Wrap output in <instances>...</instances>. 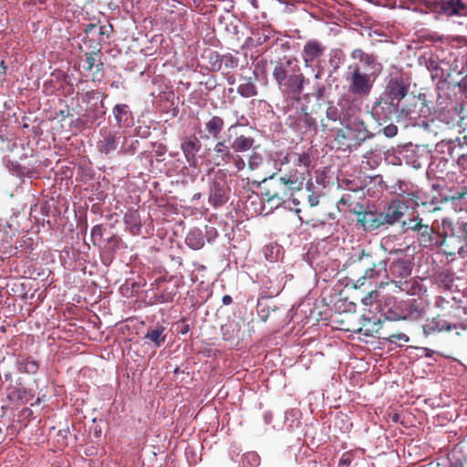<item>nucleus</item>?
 <instances>
[{
  "mask_svg": "<svg viewBox=\"0 0 467 467\" xmlns=\"http://www.w3.org/2000/svg\"><path fill=\"white\" fill-rule=\"evenodd\" d=\"M460 229H461L462 233L463 234L465 242L467 243V223H462Z\"/></svg>",
  "mask_w": 467,
  "mask_h": 467,
  "instance_id": "052dcab7",
  "label": "nucleus"
},
{
  "mask_svg": "<svg viewBox=\"0 0 467 467\" xmlns=\"http://www.w3.org/2000/svg\"><path fill=\"white\" fill-rule=\"evenodd\" d=\"M164 327L159 326L154 329H149L145 334V338L152 342L155 347H161L166 339L164 333Z\"/></svg>",
  "mask_w": 467,
  "mask_h": 467,
  "instance_id": "a878e982",
  "label": "nucleus"
},
{
  "mask_svg": "<svg viewBox=\"0 0 467 467\" xmlns=\"http://www.w3.org/2000/svg\"><path fill=\"white\" fill-rule=\"evenodd\" d=\"M291 64V60H287L285 65L278 62L273 70V77L285 93L296 98L302 93L306 79L298 66H295L288 73L286 67Z\"/></svg>",
  "mask_w": 467,
  "mask_h": 467,
  "instance_id": "f03ea898",
  "label": "nucleus"
},
{
  "mask_svg": "<svg viewBox=\"0 0 467 467\" xmlns=\"http://www.w3.org/2000/svg\"><path fill=\"white\" fill-rule=\"evenodd\" d=\"M244 83L237 88L238 94L243 98H251L257 95V88L251 78H244Z\"/></svg>",
  "mask_w": 467,
  "mask_h": 467,
  "instance_id": "bb28decb",
  "label": "nucleus"
},
{
  "mask_svg": "<svg viewBox=\"0 0 467 467\" xmlns=\"http://www.w3.org/2000/svg\"><path fill=\"white\" fill-rule=\"evenodd\" d=\"M358 222L367 231L379 229L386 224L382 213H374L372 212H363L358 213Z\"/></svg>",
  "mask_w": 467,
  "mask_h": 467,
  "instance_id": "2eb2a0df",
  "label": "nucleus"
},
{
  "mask_svg": "<svg viewBox=\"0 0 467 467\" xmlns=\"http://www.w3.org/2000/svg\"><path fill=\"white\" fill-rule=\"evenodd\" d=\"M222 302H223V305L228 306V305H231L233 303V298L229 295H224L223 296V298H222Z\"/></svg>",
  "mask_w": 467,
  "mask_h": 467,
  "instance_id": "bf43d9fd",
  "label": "nucleus"
},
{
  "mask_svg": "<svg viewBox=\"0 0 467 467\" xmlns=\"http://www.w3.org/2000/svg\"><path fill=\"white\" fill-rule=\"evenodd\" d=\"M382 315L380 317H377L375 316L373 317H366L365 315L362 316V322L361 327H344L342 329L346 331H352V332H358L362 333L363 335L367 337L374 336L375 334L380 335L382 331H384V325L386 323H390L393 320H400L405 319L406 316L402 315H396L395 317L391 316H384L382 318Z\"/></svg>",
  "mask_w": 467,
  "mask_h": 467,
  "instance_id": "423d86ee",
  "label": "nucleus"
},
{
  "mask_svg": "<svg viewBox=\"0 0 467 467\" xmlns=\"http://www.w3.org/2000/svg\"><path fill=\"white\" fill-rule=\"evenodd\" d=\"M415 108L416 103L400 106L397 101L389 99L388 97L382 95L372 107L371 113L378 121L387 122L398 112L406 117L410 115L414 112Z\"/></svg>",
  "mask_w": 467,
  "mask_h": 467,
  "instance_id": "20e7f679",
  "label": "nucleus"
},
{
  "mask_svg": "<svg viewBox=\"0 0 467 467\" xmlns=\"http://www.w3.org/2000/svg\"><path fill=\"white\" fill-rule=\"evenodd\" d=\"M410 86L408 77L401 74L391 75L382 94L400 105L401 100L409 94Z\"/></svg>",
  "mask_w": 467,
  "mask_h": 467,
  "instance_id": "0eeeda50",
  "label": "nucleus"
},
{
  "mask_svg": "<svg viewBox=\"0 0 467 467\" xmlns=\"http://www.w3.org/2000/svg\"><path fill=\"white\" fill-rule=\"evenodd\" d=\"M408 317L411 319H418L424 316L425 310L421 302L413 300L410 305Z\"/></svg>",
  "mask_w": 467,
  "mask_h": 467,
  "instance_id": "cd10ccee",
  "label": "nucleus"
},
{
  "mask_svg": "<svg viewBox=\"0 0 467 467\" xmlns=\"http://www.w3.org/2000/svg\"><path fill=\"white\" fill-rule=\"evenodd\" d=\"M371 265L372 266L365 270L364 275L357 280V283L359 285H364L368 281L370 285L374 284L379 286L388 284L385 281V279H389L386 261H372Z\"/></svg>",
  "mask_w": 467,
  "mask_h": 467,
  "instance_id": "6e6552de",
  "label": "nucleus"
},
{
  "mask_svg": "<svg viewBox=\"0 0 467 467\" xmlns=\"http://www.w3.org/2000/svg\"><path fill=\"white\" fill-rule=\"evenodd\" d=\"M366 55L367 54L361 48H356L351 52V57L353 59H358L360 62L363 60Z\"/></svg>",
  "mask_w": 467,
  "mask_h": 467,
  "instance_id": "3c124183",
  "label": "nucleus"
},
{
  "mask_svg": "<svg viewBox=\"0 0 467 467\" xmlns=\"http://www.w3.org/2000/svg\"><path fill=\"white\" fill-rule=\"evenodd\" d=\"M318 197L315 195L308 196V203L311 207L317 206L318 204Z\"/></svg>",
  "mask_w": 467,
  "mask_h": 467,
  "instance_id": "13d9d810",
  "label": "nucleus"
},
{
  "mask_svg": "<svg viewBox=\"0 0 467 467\" xmlns=\"http://www.w3.org/2000/svg\"><path fill=\"white\" fill-rule=\"evenodd\" d=\"M243 462H247V464H249L250 467H256L260 462V459L255 452H248L244 454Z\"/></svg>",
  "mask_w": 467,
  "mask_h": 467,
  "instance_id": "58836bf2",
  "label": "nucleus"
},
{
  "mask_svg": "<svg viewBox=\"0 0 467 467\" xmlns=\"http://www.w3.org/2000/svg\"><path fill=\"white\" fill-rule=\"evenodd\" d=\"M94 67H96L97 70L93 73V79L94 80L96 78L99 79V78L98 77V74H99V72L102 71L103 63L100 60H99V63L96 62Z\"/></svg>",
  "mask_w": 467,
  "mask_h": 467,
  "instance_id": "6e6d98bb",
  "label": "nucleus"
},
{
  "mask_svg": "<svg viewBox=\"0 0 467 467\" xmlns=\"http://www.w3.org/2000/svg\"><path fill=\"white\" fill-rule=\"evenodd\" d=\"M222 56L217 51H211L208 54V62L213 71H219L222 67V62L220 61Z\"/></svg>",
  "mask_w": 467,
  "mask_h": 467,
  "instance_id": "473e14b6",
  "label": "nucleus"
},
{
  "mask_svg": "<svg viewBox=\"0 0 467 467\" xmlns=\"http://www.w3.org/2000/svg\"><path fill=\"white\" fill-rule=\"evenodd\" d=\"M368 137L367 130H354V140H355V147L359 146L360 142L364 141Z\"/></svg>",
  "mask_w": 467,
  "mask_h": 467,
  "instance_id": "49530a36",
  "label": "nucleus"
},
{
  "mask_svg": "<svg viewBox=\"0 0 467 467\" xmlns=\"http://www.w3.org/2000/svg\"><path fill=\"white\" fill-rule=\"evenodd\" d=\"M226 80H227V83L229 85H234L235 84V78H234V75L227 76Z\"/></svg>",
  "mask_w": 467,
  "mask_h": 467,
  "instance_id": "0e129e2a",
  "label": "nucleus"
},
{
  "mask_svg": "<svg viewBox=\"0 0 467 467\" xmlns=\"http://www.w3.org/2000/svg\"><path fill=\"white\" fill-rule=\"evenodd\" d=\"M349 68H352V72L347 78L348 91L358 98H367L373 88L377 75L362 72L358 65L351 66Z\"/></svg>",
  "mask_w": 467,
  "mask_h": 467,
  "instance_id": "39448f33",
  "label": "nucleus"
},
{
  "mask_svg": "<svg viewBox=\"0 0 467 467\" xmlns=\"http://www.w3.org/2000/svg\"><path fill=\"white\" fill-rule=\"evenodd\" d=\"M261 195L267 202H273L275 207L285 203L293 195L294 191L303 187V177L289 172L285 177L275 178L274 175L263 180Z\"/></svg>",
  "mask_w": 467,
  "mask_h": 467,
  "instance_id": "f257e3e1",
  "label": "nucleus"
},
{
  "mask_svg": "<svg viewBox=\"0 0 467 467\" xmlns=\"http://www.w3.org/2000/svg\"><path fill=\"white\" fill-rule=\"evenodd\" d=\"M421 6L426 9V12H431L439 15L442 13L441 0H423Z\"/></svg>",
  "mask_w": 467,
  "mask_h": 467,
  "instance_id": "7c9ffc66",
  "label": "nucleus"
},
{
  "mask_svg": "<svg viewBox=\"0 0 467 467\" xmlns=\"http://www.w3.org/2000/svg\"><path fill=\"white\" fill-rule=\"evenodd\" d=\"M101 139L97 143V149L100 153L109 154L118 147L117 132L102 130L100 131Z\"/></svg>",
  "mask_w": 467,
  "mask_h": 467,
  "instance_id": "dca6fc26",
  "label": "nucleus"
},
{
  "mask_svg": "<svg viewBox=\"0 0 467 467\" xmlns=\"http://www.w3.org/2000/svg\"><path fill=\"white\" fill-rule=\"evenodd\" d=\"M0 67H1V75L2 76H5L6 75L7 67L5 65V60H1Z\"/></svg>",
  "mask_w": 467,
  "mask_h": 467,
  "instance_id": "680f3d73",
  "label": "nucleus"
},
{
  "mask_svg": "<svg viewBox=\"0 0 467 467\" xmlns=\"http://www.w3.org/2000/svg\"><path fill=\"white\" fill-rule=\"evenodd\" d=\"M177 293V288L173 286L171 290H164L161 293L160 298L161 303H169L171 302Z\"/></svg>",
  "mask_w": 467,
  "mask_h": 467,
  "instance_id": "79ce46f5",
  "label": "nucleus"
},
{
  "mask_svg": "<svg viewBox=\"0 0 467 467\" xmlns=\"http://www.w3.org/2000/svg\"><path fill=\"white\" fill-rule=\"evenodd\" d=\"M254 143V140L252 137L244 135L237 136L231 143V149L234 152H244L250 150Z\"/></svg>",
  "mask_w": 467,
  "mask_h": 467,
  "instance_id": "393cba45",
  "label": "nucleus"
},
{
  "mask_svg": "<svg viewBox=\"0 0 467 467\" xmlns=\"http://www.w3.org/2000/svg\"><path fill=\"white\" fill-rule=\"evenodd\" d=\"M457 164L462 170H467V151L459 154Z\"/></svg>",
  "mask_w": 467,
  "mask_h": 467,
  "instance_id": "09e8293b",
  "label": "nucleus"
},
{
  "mask_svg": "<svg viewBox=\"0 0 467 467\" xmlns=\"http://www.w3.org/2000/svg\"><path fill=\"white\" fill-rule=\"evenodd\" d=\"M201 148L202 142L195 135L187 136L183 139L181 144V150L190 166L196 167V154Z\"/></svg>",
  "mask_w": 467,
  "mask_h": 467,
  "instance_id": "f8f14e48",
  "label": "nucleus"
},
{
  "mask_svg": "<svg viewBox=\"0 0 467 467\" xmlns=\"http://www.w3.org/2000/svg\"><path fill=\"white\" fill-rule=\"evenodd\" d=\"M230 162L234 164L238 171H243L245 167L244 160L238 154L233 153L232 157H230Z\"/></svg>",
  "mask_w": 467,
  "mask_h": 467,
  "instance_id": "c03bdc74",
  "label": "nucleus"
},
{
  "mask_svg": "<svg viewBox=\"0 0 467 467\" xmlns=\"http://www.w3.org/2000/svg\"><path fill=\"white\" fill-rule=\"evenodd\" d=\"M99 51L98 52H89L86 54V63L85 66L86 70H91L93 67L95 66V63L98 61L99 57Z\"/></svg>",
  "mask_w": 467,
  "mask_h": 467,
  "instance_id": "a19ab883",
  "label": "nucleus"
},
{
  "mask_svg": "<svg viewBox=\"0 0 467 467\" xmlns=\"http://www.w3.org/2000/svg\"><path fill=\"white\" fill-rule=\"evenodd\" d=\"M185 244L193 250H199L204 245V236L199 228L192 229L185 237Z\"/></svg>",
  "mask_w": 467,
  "mask_h": 467,
  "instance_id": "4be33fe9",
  "label": "nucleus"
},
{
  "mask_svg": "<svg viewBox=\"0 0 467 467\" xmlns=\"http://www.w3.org/2000/svg\"><path fill=\"white\" fill-rule=\"evenodd\" d=\"M189 330H190V327H189V325L186 324V325L182 326V329L180 330V333L184 335V334L188 333Z\"/></svg>",
  "mask_w": 467,
  "mask_h": 467,
  "instance_id": "69168bd1",
  "label": "nucleus"
},
{
  "mask_svg": "<svg viewBox=\"0 0 467 467\" xmlns=\"http://www.w3.org/2000/svg\"><path fill=\"white\" fill-rule=\"evenodd\" d=\"M379 338L387 339L391 343H396L398 341L408 342L409 337L401 332L397 333H389L387 331H382L380 335L378 336Z\"/></svg>",
  "mask_w": 467,
  "mask_h": 467,
  "instance_id": "c85d7f7f",
  "label": "nucleus"
},
{
  "mask_svg": "<svg viewBox=\"0 0 467 467\" xmlns=\"http://www.w3.org/2000/svg\"><path fill=\"white\" fill-rule=\"evenodd\" d=\"M450 467H467V460L466 459H464L463 461L456 460L455 462H452L451 463Z\"/></svg>",
  "mask_w": 467,
  "mask_h": 467,
  "instance_id": "4d7b16f0",
  "label": "nucleus"
},
{
  "mask_svg": "<svg viewBox=\"0 0 467 467\" xmlns=\"http://www.w3.org/2000/svg\"><path fill=\"white\" fill-rule=\"evenodd\" d=\"M304 121L308 128H316V120L309 116L308 114H306L304 117Z\"/></svg>",
  "mask_w": 467,
  "mask_h": 467,
  "instance_id": "864d4df0",
  "label": "nucleus"
},
{
  "mask_svg": "<svg viewBox=\"0 0 467 467\" xmlns=\"http://www.w3.org/2000/svg\"><path fill=\"white\" fill-rule=\"evenodd\" d=\"M418 234L420 244L425 248L448 247L446 236L430 227L429 224H424Z\"/></svg>",
  "mask_w": 467,
  "mask_h": 467,
  "instance_id": "1a4fd4ad",
  "label": "nucleus"
},
{
  "mask_svg": "<svg viewBox=\"0 0 467 467\" xmlns=\"http://www.w3.org/2000/svg\"><path fill=\"white\" fill-rule=\"evenodd\" d=\"M361 62L370 67H374L377 64L376 57L372 54H367Z\"/></svg>",
  "mask_w": 467,
  "mask_h": 467,
  "instance_id": "8fccbe9b",
  "label": "nucleus"
},
{
  "mask_svg": "<svg viewBox=\"0 0 467 467\" xmlns=\"http://www.w3.org/2000/svg\"><path fill=\"white\" fill-rule=\"evenodd\" d=\"M203 236L206 238L208 243H212L218 237V232L216 228L205 225V234Z\"/></svg>",
  "mask_w": 467,
  "mask_h": 467,
  "instance_id": "a18cd8bd",
  "label": "nucleus"
},
{
  "mask_svg": "<svg viewBox=\"0 0 467 467\" xmlns=\"http://www.w3.org/2000/svg\"><path fill=\"white\" fill-rule=\"evenodd\" d=\"M103 236V228L101 224L95 225L91 230V241L94 245H99Z\"/></svg>",
  "mask_w": 467,
  "mask_h": 467,
  "instance_id": "e433bc0d",
  "label": "nucleus"
},
{
  "mask_svg": "<svg viewBox=\"0 0 467 467\" xmlns=\"http://www.w3.org/2000/svg\"><path fill=\"white\" fill-rule=\"evenodd\" d=\"M402 225L403 227H405V230H411L413 232L419 233V231L421 230L424 223H422V219L420 218L419 215H417L416 217L403 221Z\"/></svg>",
  "mask_w": 467,
  "mask_h": 467,
  "instance_id": "c756f323",
  "label": "nucleus"
},
{
  "mask_svg": "<svg viewBox=\"0 0 467 467\" xmlns=\"http://www.w3.org/2000/svg\"><path fill=\"white\" fill-rule=\"evenodd\" d=\"M398 132V128L394 124H389L383 129V133L389 138L394 137Z\"/></svg>",
  "mask_w": 467,
  "mask_h": 467,
  "instance_id": "de8ad7c7",
  "label": "nucleus"
},
{
  "mask_svg": "<svg viewBox=\"0 0 467 467\" xmlns=\"http://www.w3.org/2000/svg\"><path fill=\"white\" fill-rule=\"evenodd\" d=\"M224 126V120L219 116H213L206 123L205 129L210 136L218 140Z\"/></svg>",
  "mask_w": 467,
  "mask_h": 467,
  "instance_id": "5701e85b",
  "label": "nucleus"
},
{
  "mask_svg": "<svg viewBox=\"0 0 467 467\" xmlns=\"http://www.w3.org/2000/svg\"><path fill=\"white\" fill-rule=\"evenodd\" d=\"M335 147L337 150H347L355 147L354 130L347 126L345 129H339L334 139Z\"/></svg>",
  "mask_w": 467,
  "mask_h": 467,
  "instance_id": "f3484780",
  "label": "nucleus"
},
{
  "mask_svg": "<svg viewBox=\"0 0 467 467\" xmlns=\"http://www.w3.org/2000/svg\"><path fill=\"white\" fill-rule=\"evenodd\" d=\"M457 327H461L462 329H467V324H451V322H449L443 318H441L440 316H437L431 320H427V322L422 326V330L424 335L429 337L437 332L450 331L452 329V327L456 328Z\"/></svg>",
  "mask_w": 467,
  "mask_h": 467,
  "instance_id": "9d476101",
  "label": "nucleus"
},
{
  "mask_svg": "<svg viewBox=\"0 0 467 467\" xmlns=\"http://www.w3.org/2000/svg\"><path fill=\"white\" fill-rule=\"evenodd\" d=\"M262 162L263 157L257 152H253L248 158V168L251 171L256 170L262 164Z\"/></svg>",
  "mask_w": 467,
  "mask_h": 467,
  "instance_id": "c9c22d12",
  "label": "nucleus"
},
{
  "mask_svg": "<svg viewBox=\"0 0 467 467\" xmlns=\"http://www.w3.org/2000/svg\"><path fill=\"white\" fill-rule=\"evenodd\" d=\"M104 28H106L105 26H100V25H95V24H89L87 26V28H86V33L88 35H99L101 36V38H99L98 41L99 42H101L103 39H102V36L104 35Z\"/></svg>",
  "mask_w": 467,
  "mask_h": 467,
  "instance_id": "f704fd0d",
  "label": "nucleus"
},
{
  "mask_svg": "<svg viewBox=\"0 0 467 467\" xmlns=\"http://www.w3.org/2000/svg\"><path fill=\"white\" fill-rule=\"evenodd\" d=\"M326 116H327V120H332L334 122L340 120L339 110L334 105H330L327 107V111H326Z\"/></svg>",
  "mask_w": 467,
  "mask_h": 467,
  "instance_id": "4c0bfd02",
  "label": "nucleus"
},
{
  "mask_svg": "<svg viewBox=\"0 0 467 467\" xmlns=\"http://www.w3.org/2000/svg\"><path fill=\"white\" fill-rule=\"evenodd\" d=\"M379 296V294L377 290H371L361 299V302L365 306H371L374 302L378 300Z\"/></svg>",
  "mask_w": 467,
  "mask_h": 467,
  "instance_id": "37998d69",
  "label": "nucleus"
},
{
  "mask_svg": "<svg viewBox=\"0 0 467 467\" xmlns=\"http://www.w3.org/2000/svg\"><path fill=\"white\" fill-rule=\"evenodd\" d=\"M231 145L228 146L226 141L221 140L217 141L214 146V160L215 165L220 166L223 164L230 163V157H232V152L230 151Z\"/></svg>",
  "mask_w": 467,
  "mask_h": 467,
  "instance_id": "aec40b11",
  "label": "nucleus"
},
{
  "mask_svg": "<svg viewBox=\"0 0 467 467\" xmlns=\"http://www.w3.org/2000/svg\"><path fill=\"white\" fill-rule=\"evenodd\" d=\"M326 50V47L323 46L317 40L307 41L302 50V57L306 67L311 66L315 60L320 58Z\"/></svg>",
  "mask_w": 467,
  "mask_h": 467,
  "instance_id": "4468645a",
  "label": "nucleus"
},
{
  "mask_svg": "<svg viewBox=\"0 0 467 467\" xmlns=\"http://www.w3.org/2000/svg\"><path fill=\"white\" fill-rule=\"evenodd\" d=\"M459 145L467 144V136H463L462 139L458 138Z\"/></svg>",
  "mask_w": 467,
  "mask_h": 467,
  "instance_id": "338daca9",
  "label": "nucleus"
},
{
  "mask_svg": "<svg viewBox=\"0 0 467 467\" xmlns=\"http://www.w3.org/2000/svg\"><path fill=\"white\" fill-rule=\"evenodd\" d=\"M290 158H293L294 163L299 167V170L296 169L295 171H291L292 173H296L297 176L303 177V183L305 182L306 179V175L308 174V170L311 165V157L309 153L303 152V153H292L289 155Z\"/></svg>",
  "mask_w": 467,
  "mask_h": 467,
  "instance_id": "a211bd4d",
  "label": "nucleus"
},
{
  "mask_svg": "<svg viewBox=\"0 0 467 467\" xmlns=\"http://www.w3.org/2000/svg\"><path fill=\"white\" fill-rule=\"evenodd\" d=\"M280 254V251H265V256L267 260L275 261L277 260Z\"/></svg>",
  "mask_w": 467,
  "mask_h": 467,
  "instance_id": "603ef678",
  "label": "nucleus"
},
{
  "mask_svg": "<svg viewBox=\"0 0 467 467\" xmlns=\"http://www.w3.org/2000/svg\"><path fill=\"white\" fill-rule=\"evenodd\" d=\"M5 380H11L12 379L11 372L5 373Z\"/></svg>",
  "mask_w": 467,
  "mask_h": 467,
  "instance_id": "774afa93",
  "label": "nucleus"
},
{
  "mask_svg": "<svg viewBox=\"0 0 467 467\" xmlns=\"http://www.w3.org/2000/svg\"><path fill=\"white\" fill-rule=\"evenodd\" d=\"M408 206L400 200H393L390 202L385 212L381 213L386 224L393 225L400 221Z\"/></svg>",
  "mask_w": 467,
  "mask_h": 467,
  "instance_id": "ddd939ff",
  "label": "nucleus"
},
{
  "mask_svg": "<svg viewBox=\"0 0 467 467\" xmlns=\"http://www.w3.org/2000/svg\"><path fill=\"white\" fill-rule=\"evenodd\" d=\"M112 112L119 127H131L133 125V115L127 104H117L114 106Z\"/></svg>",
  "mask_w": 467,
  "mask_h": 467,
  "instance_id": "6ab92c4d",
  "label": "nucleus"
},
{
  "mask_svg": "<svg viewBox=\"0 0 467 467\" xmlns=\"http://www.w3.org/2000/svg\"><path fill=\"white\" fill-rule=\"evenodd\" d=\"M7 168L13 171L17 177H24L29 174V170L21 166L16 161H8L6 164Z\"/></svg>",
  "mask_w": 467,
  "mask_h": 467,
  "instance_id": "2f4dec72",
  "label": "nucleus"
},
{
  "mask_svg": "<svg viewBox=\"0 0 467 467\" xmlns=\"http://www.w3.org/2000/svg\"><path fill=\"white\" fill-rule=\"evenodd\" d=\"M442 13L446 16L462 15L465 8L462 0H441Z\"/></svg>",
  "mask_w": 467,
  "mask_h": 467,
  "instance_id": "b1692460",
  "label": "nucleus"
},
{
  "mask_svg": "<svg viewBox=\"0 0 467 467\" xmlns=\"http://www.w3.org/2000/svg\"><path fill=\"white\" fill-rule=\"evenodd\" d=\"M124 221L126 223H133L134 226L140 227V216L137 211L130 212L124 215Z\"/></svg>",
  "mask_w": 467,
  "mask_h": 467,
  "instance_id": "ea45409f",
  "label": "nucleus"
},
{
  "mask_svg": "<svg viewBox=\"0 0 467 467\" xmlns=\"http://www.w3.org/2000/svg\"><path fill=\"white\" fill-rule=\"evenodd\" d=\"M220 61L222 62V66L223 65L227 69H234L237 67L239 63L238 58L230 53L223 55L222 58H220Z\"/></svg>",
  "mask_w": 467,
  "mask_h": 467,
  "instance_id": "72a5a7b5",
  "label": "nucleus"
},
{
  "mask_svg": "<svg viewBox=\"0 0 467 467\" xmlns=\"http://www.w3.org/2000/svg\"><path fill=\"white\" fill-rule=\"evenodd\" d=\"M321 127H322V130H323V131L332 130V128H331V127H329L328 123H327V122H325V120H324V119H321Z\"/></svg>",
  "mask_w": 467,
  "mask_h": 467,
  "instance_id": "e2e57ef3",
  "label": "nucleus"
},
{
  "mask_svg": "<svg viewBox=\"0 0 467 467\" xmlns=\"http://www.w3.org/2000/svg\"><path fill=\"white\" fill-rule=\"evenodd\" d=\"M412 266L409 259H397L391 263L388 271L389 278L394 283L401 291L408 294L416 295L421 291V287L415 280L410 279Z\"/></svg>",
  "mask_w": 467,
  "mask_h": 467,
  "instance_id": "7ed1b4c3",
  "label": "nucleus"
},
{
  "mask_svg": "<svg viewBox=\"0 0 467 467\" xmlns=\"http://www.w3.org/2000/svg\"><path fill=\"white\" fill-rule=\"evenodd\" d=\"M18 372L26 374H36L39 369V362L32 357H19L16 360Z\"/></svg>",
  "mask_w": 467,
  "mask_h": 467,
  "instance_id": "412c9836",
  "label": "nucleus"
},
{
  "mask_svg": "<svg viewBox=\"0 0 467 467\" xmlns=\"http://www.w3.org/2000/svg\"><path fill=\"white\" fill-rule=\"evenodd\" d=\"M21 392H22L21 389H16L10 394H8V399L10 400H20L21 399Z\"/></svg>",
  "mask_w": 467,
  "mask_h": 467,
  "instance_id": "5fc2aeb1",
  "label": "nucleus"
},
{
  "mask_svg": "<svg viewBox=\"0 0 467 467\" xmlns=\"http://www.w3.org/2000/svg\"><path fill=\"white\" fill-rule=\"evenodd\" d=\"M229 188L224 182L213 181L209 187L208 201L214 208H218L225 204L229 199Z\"/></svg>",
  "mask_w": 467,
  "mask_h": 467,
  "instance_id": "9b49d317",
  "label": "nucleus"
}]
</instances>
